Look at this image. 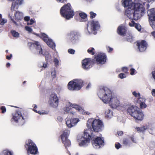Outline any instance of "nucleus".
<instances>
[{
    "mask_svg": "<svg viewBox=\"0 0 155 155\" xmlns=\"http://www.w3.org/2000/svg\"><path fill=\"white\" fill-rule=\"evenodd\" d=\"M130 0H125L122 4L124 7H128L131 10H134V12L131 15L133 16V19L137 20L144 15L145 8L139 0L137 2H132L131 4H130Z\"/></svg>",
    "mask_w": 155,
    "mask_h": 155,
    "instance_id": "nucleus-1",
    "label": "nucleus"
},
{
    "mask_svg": "<svg viewBox=\"0 0 155 155\" xmlns=\"http://www.w3.org/2000/svg\"><path fill=\"white\" fill-rule=\"evenodd\" d=\"M97 95L105 103L110 102L112 97V92L107 87H103L100 88Z\"/></svg>",
    "mask_w": 155,
    "mask_h": 155,
    "instance_id": "nucleus-2",
    "label": "nucleus"
},
{
    "mask_svg": "<svg viewBox=\"0 0 155 155\" xmlns=\"http://www.w3.org/2000/svg\"><path fill=\"white\" fill-rule=\"evenodd\" d=\"M91 124L93 130L97 132L101 131L104 127L103 122L99 119H89L87 121V126L88 128H91Z\"/></svg>",
    "mask_w": 155,
    "mask_h": 155,
    "instance_id": "nucleus-3",
    "label": "nucleus"
},
{
    "mask_svg": "<svg viewBox=\"0 0 155 155\" xmlns=\"http://www.w3.org/2000/svg\"><path fill=\"white\" fill-rule=\"evenodd\" d=\"M127 111L136 120L141 121L143 120L144 115L136 106L132 105L129 106L128 108Z\"/></svg>",
    "mask_w": 155,
    "mask_h": 155,
    "instance_id": "nucleus-4",
    "label": "nucleus"
},
{
    "mask_svg": "<svg viewBox=\"0 0 155 155\" xmlns=\"http://www.w3.org/2000/svg\"><path fill=\"white\" fill-rule=\"evenodd\" d=\"M60 13L61 16L69 20L72 18L74 15V12L71 9V6L69 3L64 5L60 10Z\"/></svg>",
    "mask_w": 155,
    "mask_h": 155,
    "instance_id": "nucleus-5",
    "label": "nucleus"
},
{
    "mask_svg": "<svg viewBox=\"0 0 155 155\" xmlns=\"http://www.w3.org/2000/svg\"><path fill=\"white\" fill-rule=\"evenodd\" d=\"M91 130H86L84 131L83 137L81 138V140L79 141V145L80 147H86L88 145L90 142L91 140H92L93 137V133L91 135L89 134L88 131H91Z\"/></svg>",
    "mask_w": 155,
    "mask_h": 155,
    "instance_id": "nucleus-6",
    "label": "nucleus"
},
{
    "mask_svg": "<svg viewBox=\"0 0 155 155\" xmlns=\"http://www.w3.org/2000/svg\"><path fill=\"white\" fill-rule=\"evenodd\" d=\"M83 82L81 79H74L69 82L68 85V88L70 90H79L83 86Z\"/></svg>",
    "mask_w": 155,
    "mask_h": 155,
    "instance_id": "nucleus-7",
    "label": "nucleus"
},
{
    "mask_svg": "<svg viewBox=\"0 0 155 155\" xmlns=\"http://www.w3.org/2000/svg\"><path fill=\"white\" fill-rule=\"evenodd\" d=\"M28 45L31 47L33 46L37 50H40L39 51V54H42L45 57V60L47 62H48L49 60L51 59V57L49 54L48 52L46 51L44 53L42 52V50L41 45L39 44L38 41H35L34 42H30L28 43Z\"/></svg>",
    "mask_w": 155,
    "mask_h": 155,
    "instance_id": "nucleus-8",
    "label": "nucleus"
},
{
    "mask_svg": "<svg viewBox=\"0 0 155 155\" xmlns=\"http://www.w3.org/2000/svg\"><path fill=\"white\" fill-rule=\"evenodd\" d=\"M25 147L27 148L28 153L32 154H36L38 152V149L36 144L31 140H28Z\"/></svg>",
    "mask_w": 155,
    "mask_h": 155,
    "instance_id": "nucleus-9",
    "label": "nucleus"
},
{
    "mask_svg": "<svg viewBox=\"0 0 155 155\" xmlns=\"http://www.w3.org/2000/svg\"><path fill=\"white\" fill-rule=\"evenodd\" d=\"M75 109L76 110H78L79 112H83V110L82 108L79 106L75 104H72L70 106L66 107L63 108V110L64 111V113H67L70 112L71 114L74 115L75 112L73 111V109Z\"/></svg>",
    "mask_w": 155,
    "mask_h": 155,
    "instance_id": "nucleus-10",
    "label": "nucleus"
},
{
    "mask_svg": "<svg viewBox=\"0 0 155 155\" xmlns=\"http://www.w3.org/2000/svg\"><path fill=\"white\" fill-rule=\"evenodd\" d=\"M95 59L91 58H85L82 60V67L84 69L88 70L92 68L95 64Z\"/></svg>",
    "mask_w": 155,
    "mask_h": 155,
    "instance_id": "nucleus-11",
    "label": "nucleus"
},
{
    "mask_svg": "<svg viewBox=\"0 0 155 155\" xmlns=\"http://www.w3.org/2000/svg\"><path fill=\"white\" fill-rule=\"evenodd\" d=\"M94 63L97 64H104L107 60V56L105 54L101 53L95 55L94 58Z\"/></svg>",
    "mask_w": 155,
    "mask_h": 155,
    "instance_id": "nucleus-12",
    "label": "nucleus"
},
{
    "mask_svg": "<svg viewBox=\"0 0 155 155\" xmlns=\"http://www.w3.org/2000/svg\"><path fill=\"white\" fill-rule=\"evenodd\" d=\"M136 45L137 47V49L140 52H143L147 49L148 44L145 40L137 41L135 42Z\"/></svg>",
    "mask_w": 155,
    "mask_h": 155,
    "instance_id": "nucleus-13",
    "label": "nucleus"
},
{
    "mask_svg": "<svg viewBox=\"0 0 155 155\" xmlns=\"http://www.w3.org/2000/svg\"><path fill=\"white\" fill-rule=\"evenodd\" d=\"M91 143L94 147L99 148L104 146V141L101 137H97L92 140Z\"/></svg>",
    "mask_w": 155,
    "mask_h": 155,
    "instance_id": "nucleus-14",
    "label": "nucleus"
},
{
    "mask_svg": "<svg viewBox=\"0 0 155 155\" xmlns=\"http://www.w3.org/2000/svg\"><path fill=\"white\" fill-rule=\"evenodd\" d=\"M58 99L56 94L54 93H52L50 97V104L52 107L56 108L58 105Z\"/></svg>",
    "mask_w": 155,
    "mask_h": 155,
    "instance_id": "nucleus-15",
    "label": "nucleus"
},
{
    "mask_svg": "<svg viewBox=\"0 0 155 155\" xmlns=\"http://www.w3.org/2000/svg\"><path fill=\"white\" fill-rule=\"evenodd\" d=\"M91 26V32L88 29V25H87V29L89 33H92L93 31L98 29L100 27V25L99 22L97 21L92 20L90 21V23Z\"/></svg>",
    "mask_w": 155,
    "mask_h": 155,
    "instance_id": "nucleus-16",
    "label": "nucleus"
},
{
    "mask_svg": "<svg viewBox=\"0 0 155 155\" xmlns=\"http://www.w3.org/2000/svg\"><path fill=\"white\" fill-rule=\"evenodd\" d=\"M22 114L21 112L18 111L15 113L13 115L12 119L16 123H18L21 125H23L24 124H21L22 121L21 119L22 120L21 118Z\"/></svg>",
    "mask_w": 155,
    "mask_h": 155,
    "instance_id": "nucleus-17",
    "label": "nucleus"
},
{
    "mask_svg": "<svg viewBox=\"0 0 155 155\" xmlns=\"http://www.w3.org/2000/svg\"><path fill=\"white\" fill-rule=\"evenodd\" d=\"M150 13L148 15L150 17L153 19L152 24L151 26L153 29H155V8H153L150 9Z\"/></svg>",
    "mask_w": 155,
    "mask_h": 155,
    "instance_id": "nucleus-18",
    "label": "nucleus"
},
{
    "mask_svg": "<svg viewBox=\"0 0 155 155\" xmlns=\"http://www.w3.org/2000/svg\"><path fill=\"white\" fill-rule=\"evenodd\" d=\"M127 31L126 28L124 26H119L117 30V32L118 34L123 36L125 35Z\"/></svg>",
    "mask_w": 155,
    "mask_h": 155,
    "instance_id": "nucleus-19",
    "label": "nucleus"
},
{
    "mask_svg": "<svg viewBox=\"0 0 155 155\" xmlns=\"http://www.w3.org/2000/svg\"><path fill=\"white\" fill-rule=\"evenodd\" d=\"M79 121V120L78 119L74 118L70 120H67L66 123L67 127L71 128L75 125Z\"/></svg>",
    "mask_w": 155,
    "mask_h": 155,
    "instance_id": "nucleus-20",
    "label": "nucleus"
},
{
    "mask_svg": "<svg viewBox=\"0 0 155 155\" xmlns=\"http://www.w3.org/2000/svg\"><path fill=\"white\" fill-rule=\"evenodd\" d=\"M70 41L73 42H75L78 38V32L75 31H71L69 34Z\"/></svg>",
    "mask_w": 155,
    "mask_h": 155,
    "instance_id": "nucleus-21",
    "label": "nucleus"
},
{
    "mask_svg": "<svg viewBox=\"0 0 155 155\" xmlns=\"http://www.w3.org/2000/svg\"><path fill=\"white\" fill-rule=\"evenodd\" d=\"M108 103L111 107L113 108H116L119 105V102L116 98L112 97L111 99Z\"/></svg>",
    "mask_w": 155,
    "mask_h": 155,
    "instance_id": "nucleus-22",
    "label": "nucleus"
},
{
    "mask_svg": "<svg viewBox=\"0 0 155 155\" xmlns=\"http://www.w3.org/2000/svg\"><path fill=\"white\" fill-rule=\"evenodd\" d=\"M134 138L132 137H129L127 138H124L123 139V144L125 145H130L131 141L134 142Z\"/></svg>",
    "mask_w": 155,
    "mask_h": 155,
    "instance_id": "nucleus-23",
    "label": "nucleus"
},
{
    "mask_svg": "<svg viewBox=\"0 0 155 155\" xmlns=\"http://www.w3.org/2000/svg\"><path fill=\"white\" fill-rule=\"evenodd\" d=\"M70 134V131L67 130H65L63 132V134L60 136L61 140L68 138V136Z\"/></svg>",
    "mask_w": 155,
    "mask_h": 155,
    "instance_id": "nucleus-24",
    "label": "nucleus"
},
{
    "mask_svg": "<svg viewBox=\"0 0 155 155\" xmlns=\"http://www.w3.org/2000/svg\"><path fill=\"white\" fill-rule=\"evenodd\" d=\"M15 19L17 20H20L23 18V14L21 12L16 11L15 14Z\"/></svg>",
    "mask_w": 155,
    "mask_h": 155,
    "instance_id": "nucleus-25",
    "label": "nucleus"
},
{
    "mask_svg": "<svg viewBox=\"0 0 155 155\" xmlns=\"http://www.w3.org/2000/svg\"><path fill=\"white\" fill-rule=\"evenodd\" d=\"M45 43L48 46L52 49H53L55 48V43L51 39L49 38Z\"/></svg>",
    "mask_w": 155,
    "mask_h": 155,
    "instance_id": "nucleus-26",
    "label": "nucleus"
},
{
    "mask_svg": "<svg viewBox=\"0 0 155 155\" xmlns=\"http://www.w3.org/2000/svg\"><path fill=\"white\" fill-rule=\"evenodd\" d=\"M62 143L64 144V146L66 148L67 147H69L71 145V142L70 140L68 139V138L61 140Z\"/></svg>",
    "mask_w": 155,
    "mask_h": 155,
    "instance_id": "nucleus-27",
    "label": "nucleus"
},
{
    "mask_svg": "<svg viewBox=\"0 0 155 155\" xmlns=\"http://www.w3.org/2000/svg\"><path fill=\"white\" fill-rule=\"evenodd\" d=\"M28 118V114L26 112H25L22 114L21 118L22 120L21 119L22 121V124H24L25 122V120L27 119Z\"/></svg>",
    "mask_w": 155,
    "mask_h": 155,
    "instance_id": "nucleus-28",
    "label": "nucleus"
},
{
    "mask_svg": "<svg viewBox=\"0 0 155 155\" xmlns=\"http://www.w3.org/2000/svg\"><path fill=\"white\" fill-rule=\"evenodd\" d=\"M40 38L45 42L49 39L47 35L44 33H41L40 34Z\"/></svg>",
    "mask_w": 155,
    "mask_h": 155,
    "instance_id": "nucleus-29",
    "label": "nucleus"
},
{
    "mask_svg": "<svg viewBox=\"0 0 155 155\" xmlns=\"http://www.w3.org/2000/svg\"><path fill=\"white\" fill-rule=\"evenodd\" d=\"M147 129V127L144 126H143L141 127H137L136 128L137 132L138 133L143 132Z\"/></svg>",
    "mask_w": 155,
    "mask_h": 155,
    "instance_id": "nucleus-30",
    "label": "nucleus"
},
{
    "mask_svg": "<svg viewBox=\"0 0 155 155\" xmlns=\"http://www.w3.org/2000/svg\"><path fill=\"white\" fill-rule=\"evenodd\" d=\"M79 16L80 18L84 21L87 19V15L84 12H82L79 13Z\"/></svg>",
    "mask_w": 155,
    "mask_h": 155,
    "instance_id": "nucleus-31",
    "label": "nucleus"
},
{
    "mask_svg": "<svg viewBox=\"0 0 155 155\" xmlns=\"http://www.w3.org/2000/svg\"><path fill=\"white\" fill-rule=\"evenodd\" d=\"M126 39L127 41L132 42L133 41L134 37L131 34H128L127 35Z\"/></svg>",
    "mask_w": 155,
    "mask_h": 155,
    "instance_id": "nucleus-32",
    "label": "nucleus"
},
{
    "mask_svg": "<svg viewBox=\"0 0 155 155\" xmlns=\"http://www.w3.org/2000/svg\"><path fill=\"white\" fill-rule=\"evenodd\" d=\"M87 52L92 55L95 54V49L93 48H90L87 50Z\"/></svg>",
    "mask_w": 155,
    "mask_h": 155,
    "instance_id": "nucleus-33",
    "label": "nucleus"
},
{
    "mask_svg": "<svg viewBox=\"0 0 155 155\" xmlns=\"http://www.w3.org/2000/svg\"><path fill=\"white\" fill-rule=\"evenodd\" d=\"M146 100L145 98L140 97L138 99L137 101V102L140 104L145 102Z\"/></svg>",
    "mask_w": 155,
    "mask_h": 155,
    "instance_id": "nucleus-34",
    "label": "nucleus"
},
{
    "mask_svg": "<svg viewBox=\"0 0 155 155\" xmlns=\"http://www.w3.org/2000/svg\"><path fill=\"white\" fill-rule=\"evenodd\" d=\"M11 33L14 37L17 38L19 36V34L15 30H12Z\"/></svg>",
    "mask_w": 155,
    "mask_h": 155,
    "instance_id": "nucleus-35",
    "label": "nucleus"
},
{
    "mask_svg": "<svg viewBox=\"0 0 155 155\" xmlns=\"http://www.w3.org/2000/svg\"><path fill=\"white\" fill-rule=\"evenodd\" d=\"M34 109H33V110L35 112L38 113L40 114H43L45 113L44 112H41L40 111H37L36 109L37 108V105L36 104L34 105Z\"/></svg>",
    "mask_w": 155,
    "mask_h": 155,
    "instance_id": "nucleus-36",
    "label": "nucleus"
},
{
    "mask_svg": "<svg viewBox=\"0 0 155 155\" xmlns=\"http://www.w3.org/2000/svg\"><path fill=\"white\" fill-rule=\"evenodd\" d=\"M89 14L90 15V17L91 19H93L97 15V14L95 13H94L93 12H90Z\"/></svg>",
    "mask_w": 155,
    "mask_h": 155,
    "instance_id": "nucleus-37",
    "label": "nucleus"
},
{
    "mask_svg": "<svg viewBox=\"0 0 155 155\" xmlns=\"http://www.w3.org/2000/svg\"><path fill=\"white\" fill-rule=\"evenodd\" d=\"M134 27L135 28L138 30V31H140L141 30V25L139 24L136 23Z\"/></svg>",
    "mask_w": 155,
    "mask_h": 155,
    "instance_id": "nucleus-38",
    "label": "nucleus"
},
{
    "mask_svg": "<svg viewBox=\"0 0 155 155\" xmlns=\"http://www.w3.org/2000/svg\"><path fill=\"white\" fill-rule=\"evenodd\" d=\"M122 70L123 72H124L125 73L128 74V69L127 67H123L122 68Z\"/></svg>",
    "mask_w": 155,
    "mask_h": 155,
    "instance_id": "nucleus-39",
    "label": "nucleus"
},
{
    "mask_svg": "<svg viewBox=\"0 0 155 155\" xmlns=\"http://www.w3.org/2000/svg\"><path fill=\"white\" fill-rule=\"evenodd\" d=\"M139 105L140 108L142 109L145 108L147 107V105L146 104H145V102L140 104Z\"/></svg>",
    "mask_w": 155,
    "mask_h": 155,
    "instance_id": "nucleus-40",
    "label": "nucleus"
},
{
    "mask_svg": "<svg viewBox=\"0 0 155 155\" xmlns=\"http://www.w3.org/2000/svg\"><path fill=\"white\" fill-rule=\"evenodd\" d=\"M51 76L52 79H54L55 78L56 76V71L55 70H54L53 71L51 72Z\"/></svg>",
    "mask_w": 155,
    "mask_h": 155,
    "instance_id": "nucleus-41",
    "label": "nucleus"
},
{
    "mask_svg": "<svg viewBox=\"0 0 155 155\" xmlns=\"http://www.w3.org/2000/svg\"><path fill=\"white\" fill-rule=\"evenodd\" d=\"M54 65L56 67H57L58 65L59 61L57 58H55L54 60Z\"/></svg>",
    "mask_w": 155,
    "mask_h": 155,
    "instance_id": "nucleus-42",
    "label": "nucleus"
},
{
    "mask_svg": "<svg viewBox=\"0 0 155 155\" xmlns=\"http://www.w3.org/2000/svg\"><path fill=\"white\" fill-rule=\"evenodd\" d=\"M25 29L27 31H28L29 33H31L32 31V29L30 28V27L26 26L25 27Z\"/></svg>",
    "mask_w": 155,
    "mask_h": 155,
    "instance_id": "nucleus-43",
    "label": "nucleus"
},
{
    "mask_svg": "<svg viewBox=\"0 0 155 155\" xmlns=\"http://www.w3.org/2000/svg\"><path fill=\"white\" fill-rule=\"evenodd\" d=\"M111 112V111L110 109H108L105 111V114L108 117H109L110 115V113Z\"/></svg>",
    "mask_w": 155,
    "mask_h": 155,
    "instance_id": "nucleus-44",
    "label": "nucleus"
},
{
    "mask_svg": "<svg viewBox=\"0 0 155 155\" xmlns=\"http://www.w3.org/2000/svg\"><path fill=\"white\" fill-rule=\"evenodd\" d=\"M1 110H2V114L4 113L6 110V108L5 106H2L1 108Z\"/></svg>",
    "mask_w": 155,
    "mask_h": 155,
    "instance_id": "nucleus-45",
    "label": "nucleus"
},
{
    "mask_svg": "<svg viewBox=\"0 0 155 155\" xmlns=\"http://www.w3.org/2000/svg\"><path fill=\"white\" fill-rule=\"evenodd\" d=\"M119 77L120 78L123 79V78H126V75L124 73H120V74H119Z\"/></svg>",
    "mask_w": 155,
    "mask_h": 155,
    "instance_id": "nucleus-46",
    "label": "nucleus"
},
{
    "mask_svg": "<svg viewBox=\"0 0 155 155\" xmlns=\"http://www.w3.org/2000/svg\"><path fill=\"white\" fill-rule=\"evenodd\" d=\"M134 95V96H135L136 97H140V94L139 93H137L136 91H134L132 93Z\"/></svg>",
    "mask_w": 155,
    "mask_h": 155,
    "instance_id": "nucleus-47",
    "label": "nucleus"
},
{
    "mask_svg": "<svg viewBox=\"0 0 155 155\" xmlns=\"http://www.w3.org/2000/svg\"><path fill=\"white\" fill-rule=\"evenodd\" d=\"M0 21V25H4V24L7 21L6 20H5V19L3 18L1 19Z\"/></svg>",
    "mask_w": 155,
    "mask_h": 155,
    "instance_id": "nucleus-48",
    "label": "nucleus"
},
{
    "mask_svg": "<svg viewBox=\"0 0 155 155\" xmlns=\"http://www.w3.org/2000/svg\"><path fill=\"white\" fill-rule=\"evenodd\" d=\"M68 51L69 53L71 54H74L75 52V50L72 49H69Z\"/></svg>",
    "mask_w": 155,
    "mask_h": 155,
    "instance_id": "nucleus-49",
    "label": "nucleus"
},
{
    "mask_svg": "<svg viewBox=\"0 0 155 155\" xmlns=\"http://www.w3.org/2000/svg\"><path fill=\"white\" fill-rule=\"evenodd\" d=\"M74 18H75V19H76V20H77V21H81V22L82 21H83V20H82V19H81L80 18L79 15H78V16L75 15V16Z\"/></svg>",
    "mask_w": 155,
    "mask_h": 155,
    "instance_id": "nucleus-50",
    "label": "nucleus"
},
{
    "mask_svg": "<svg viewBox=\"0 0 155 155\" xmlns=\"http://www.w3.org/2000/svg\"><path fill=\"white\" fill-rule=\"evenodd\" d=\"M136 24L134 21L132 20L129 23V25L130 26L134 27Z\"/></svg>",
    "mask_w": 155,
    "mask_h": 155,
    "instance_id": "nucleus-51",
    "label": "nucleus"
},
{
    "mask_svg": "<svg viewBox=\"0 0 155 155\" xmlns=\"http://www.w3.org/2000/svg\"><path fill=\"white\" fill-rule=\"evenodd\" d=\"M58 2L65 3H67V0H56Z\"/></svg>",
    "mask_w": 155,
    "mask_h": 155,
    "instance_id": "nucleus-52",
    "label": "nucleus"
},
{
    "mask_svg": "<svg viewBox=\"0 0 155 155\" xmlns=\"http://www.w3.org/2000/svg\"><path fill=\"white\" fill-rule=\"evenodd\" d=\"M130 74L131 75H133L134 74L135 70L134 69L131 68L130 69Z\"/></svg>",
    "mask_w": 155,
    "mask_h": 155,
    "instance_id": "nucleus-53",
    "label": "nucleus"
},
{
    "mask_svg": "<svg viewBox=\"0 0 155 155\" xmlns=\"http://www.w3.org/2000/svg\"><path fill=\"white\" fill-rule=\"evenodd\" d=\"M115 146L116 148L117 149H119L121 146V145L119 143L115 144Z\"/></svg>",
    "mask_w": 155,
    "mask_h": 155,
    "instance_id": "nucleus-54",
    "label": "nucleus"
},
{
    "mask_svg": "<svg viewBox=\"0 0 155 155\" xmlns=\"http://www.w3.org/2000/svg\"><path fill=\"white\" fill-rule=\"evenodd\" d=\"M107 48V50H108V52L109 53L111 52L113 50V48L108 46Z\"/></svg>",
    "mask_w": 155,
    "mask_h": 155,
    "instance_id": "nucleus-55",
    "label": "nucleus"
},
{
    "mask_svg": "<svg viewBox=\"0 0 155 155\" xmlns=\"http://www.w3.org/2000/svg\"><path fill=\"white\" fill-rule=\"evenodd\" d=\"M35 22L34 21L33 19H31L30 20L29 22L27 23L28 25H32Z\"/></svg>",
    "mask_w": 155,
    "mask_h": 155,
    "instance_id": "nucleus-56",
    "label": "nucleus"
},
{
    "mask_svg": "<svg viewBox=\"0 0 155 155\" xmlns=\"http://www.w3.org/2000/svg\"><path fill=\"white\" fill-rule=\"evenodd\" d=\"M5 155H12V153L9 151H6L5 152Z\"/></svg>",
    "mask_w": 155,
    "mask_h": 155,
    "instance_id": "nucleus-57",
    "label": "nucleus"
},
{
    "mask_svg": "<svg viewBox=\"0 0 155 155\" xmlns=\"http://www.w3.org/2000/svg\"><path fill=\"white\" fill-rule=\"evenodd\" d=\"M12 55L11 54L9 55H6V59L9 60L12 58Z\"/></svg>",
    "mask_w": 155,
    "mask_h": 155,
    "instance_id": "nucleus-58",
    "label": "nucleus"
},
{
    "mask_svg": "<svg viewBox=\"0 0 155 155\" xmlns=\"http://www.w3.org/2000/svg\"><path fill=\"white\" fill-rule=\"evenodd\" d=\"M117 134L119 136H121L123 134V132L122 131H118L117 132Z\"/></svg>",
    "mask_w": 155,
    "mask_h": 155,
    "instance_id": "nucleus-59",
    "label": "nucleus"
},
{
    "mask_svg": "<svg viewBox=\"0 0 155 155\" xmlns=\"http://www.w3.org/2000/svg\"><path fill=\"white\" fill-rule=\"evenodd\" d=\"M24 20L25 21H28L30 20V17L28 16H26L24 18Z\"/></svg>",
    "mask_w": 155,
    "mask_h": 155,
    "instance_id": "nucleus-60",
    "label": "nucleus"
},
{
    "mask_svg": "<svg viewBox=\"0 0 155 155\" xmlns=\"http://www.w3.org/2000/svg\"><path fill=\"white\" fill-rule=\"evenodd\" d=\"M152 95L155 97V89H153L151 92Z\"/></svg>",
    "mask_w": 155,
    "mask_h": 155,
    "instance_id": "nucleus-61",
    "label": "nucleus"
},
{
    "mask_svg": "<svg viewBox=\"0 0 155 155\" xmlns=\"http://www.w3.org/2000/svg\"><path fill=\"white\" fill-rule=\"evenodd\" d=\"M57 119L60 122H61L62 120V118L60 116L58 117H57Z\"/></svg>",
    "mask_w": 155,
    "mask_h": 155,
    "instance_id": "nucleus-62",
    "label": "nucleus"
},
{
    "mask_svg": "<svg viewBox=\"0 0 155 155\" xmlns=\"http://www.w3.org/2000/svg\"><path fill=\"white\" fill-rule=\"evenodd\" d=\"M11 20L14 23V24H15V25H18V24H17V23L15 21H14L13 19L12 18L11 19Z\"/></svg>",
    "mask_w": 155,
    "mask_h": 155,
    "instance_id": "nucleus-63",
    "label": "nucleus"
},
{
    "mask_svg": "<svg viewBox=\"0 0 155 155\" xmlns=\"http://www.w3.org/2000/svg\"><path fill=\"white\" fill-rule=\"evenodd\" d=\"M151 34L155 38V31H153L151 33Z\"/></svg>",
    "mask_w": 155,
    "mask_h": 155,
    "instance_id": "nucleus-64",
    "label": "nucleus"
}]
</instances>
